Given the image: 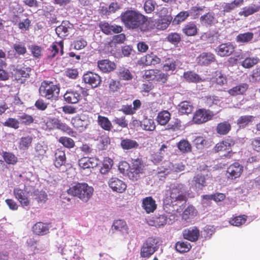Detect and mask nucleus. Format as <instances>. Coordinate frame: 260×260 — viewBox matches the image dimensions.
<instances>
[{"label":"nucleus","mask_w":260,"mask_h":260,"mask_svg":"<svg viewBox=\"0 0 260 260\" xmlns=\"http://www.w3.org/2000/svg\"><path fill=\"white\" fill-rule=\"evenodd\" d=\"M187 198V191L184 185L178 183L171 184L165 191L164 210L166 214L160 215L157 218V222L159 225L173 223L176 219V214L181 211V206L186 202Z\"/></svg>","instance_id":"obj_1"},{"label":"nucleus","mask_w":260,"mask_h":260,"mask_svg":"<svg viewBox=\"0 0 260 260\" xmlns=\"http://www.w3.org/2000/svg\"><path fill=\"white\" fill-rule=\"evenodd\" d=\"M121 20L125 26L131 29H143V26L147 22L146 17L139 11L128 10L122 13Z\"/></svg>","instance_id":"obj_2"},{"label":"nucleus","mask_w":260,"mask_h":260,"mask_svg":"<svg viewBox=\"0 0 260 260\" xmlns=\"http://www.w3.org/2000/svg\"><path fill=\"white\" fill-rule=\"evenodd\" d=\"M93 188L85 183H78L70 187L68 192L74 197H77L83 202H87L92 197Z\"/></svg>","instance_id":"obj_3"},{"label":"nucleus","mask_w":260,"mask_h":260,"mask_svg":"<svg viewBox=\"0 0 260 260\" xmlns=\"http://www.w3.org/2000/svg\"><path fill=\"white\" fill-rule=\"evenodd\" d=\"M59 87L52 82L44 81L39 88L40 95L51 101H56L59 94Z\"/></svg>","instance_id":"obj_4"},{"label":"nucleus","mask_w":260,"mask_h":260,"mask_svg":"<svg viewBox=\"0 0 260 260\" xmlns=\"http://www.w3.org/2000/svg\"><path fill=\"white\" fill-rule=\"evenodd\" d=\"M71 122L74 127L80 133L84 132L91 123L88 116L85 114L76 115L71 119Z\"/></svg>","instance_id":"obj_5"},{"label":"nucleus","mask_w":260,"mask_h":260,"mask_svg":"<svg viewBox=\"0 0 260 260\" xmlns=\"http://www.w3.org/2000/svg\"><path fill=\"white\" fill-rule=\"evenodd\" d=\"M85 89L80 86H77L75 89L67 90L64 94V99L68 103H77L81 98V93L83 95L86 94Z\"/></svg>","instance_id":"obj_6"},{"label":"nucleus","mask_w":260,"mask_h":260,"mask_svg":"<svg viewBox=\"0 0 260 260\" xmlns=\"http://www.w3.org/2000/svg\"><path fill=\"white\" fill-rule=\"evenodd\" d=\"M157 243L158 240L155 238H148L141 248V256L148 257L151 255L158 248Z\"/></svg>","instance_id":"obj_7"},{"label":"nucleus","mask_w":260,"mask_h":260,"mask_svg":"<svg viewBox=\"0 0 260 260\" xmlns=\"http://www.w3.org/2000/svg\"><path fill=\"white\" fill-rule=\"evenodd\" d=\"M213 115V112L209 110L199 109L194 114L192 121L194 123L201 124L210 120Z\"/></svg>","instance_id":"obj_8"},{"label":"nucleus","mask_w":260,"mask_h":260,"mask_svg":"<svg viewBox=\"0 0 260 260\" xmlns=\"http://www.w3.org/2000/svg\"><path fill=\"white\" fill-rule=\"evenodd\" d=\"M242 60L241 66L245 69H250L254 67L259 61V59L256 56H250L249 52H245L242 53L240 57Z\"/></svg>","instance_id":"obj_9"},{"label":"nucleus","mask_w":260,"mask_h":260,"mask_svg":"<svg viewBox=\"0 0 260 260\" xmlns=\"http://www.w3.org/2000/svg\"><path fill=\"white\" fill-rule=\"evenodd\" d=\"M13 194L23 208L27 210L29 208L30 201L26 197L25 192L23 189L16 187L13 190Z\"/></svg>","instance_id":"obj_10"},{"label":"nucleus","mask_w":260,"mask_h":260,"mask_svg":"<svg viewBox=\"0 0 260 260\" xmlns=\"http://www.w3.org/2000/svg\"><path fill=\"white\" fill-rule=\"evenodd\" d=\"M143 166L139 159L133 160L132 165L130 167L128 177L132 180H137L140 174H142Z\"/></svg>","instance_id":"obj_11"},{"label":"nucleus","mask_w":260,"mask_h":260,"mask_svg":"<svg viewBox=\"0 0 260 260\" xmlns=\"http://www.w3.org/2000/svg\"><path fill=\"white\" fill-rule=\"evenodd\" d=\"M243 171V167L239 162H235L231 165L227 169V177L233 179L239 177Z\"/></svg>","instance_id":"obj_12"},{"label":"nucleus","mask_w":260,"mask_h":260,"mask_svg":"<svg viewBox=\"0 0 260 260\" xmlns=\"http://www.w3.org/2000/svg\"><path fill=\"white\" fill-rule=\"evenodd\" d=\"M109 187L114 191L121 193L126 188L125 183L117 177H112L108 181Z\"/></svg>","instance_id":"obj_13"},{"label":"nucleus","mask_w":260,"mask_h":260,"mask_svg":"<svg viewBox=\"0 0 260 260\" xmlns=\"http://www.w3.org/2000/svg\"><path fill=\"white\" fill-rule=\"evenodd\" d=\"M83 80L92 88L96 87L101 81L100 76L90 72L84 74Z\"/></svg>","instance_id":"obj_14"},{"label":"nucleus","mask_w":260,"mask_h":260,"mask_svg":"<svg viewBox=\"0 0 260 260\" xmlns=\"http://www.w3.org/2000/svg\"><path fill=\"white\" fill-rule=\"evenodd\" d=\"M234 50L235 46L230 42L221 44L215 49L217 54L221 57L230 55Z\"/></svg>","instance_id":"obj_15"},{"label":"nucleus","mask_w":260,"mask_h":260,"mask_svg":"<svg viewBox=\"0 0 260 260\" xmlns=\"http://www.w3.org/2000/svg\"><path fill=\"white\" fill-rule=\"evenodd\" d=\"M99 26L102 31L106 35L119 33L122 30L121 26L115 24L111 25L106 22H101L99 24Z\"/></svg>","instance_id":"obj_16"},{"label":"nucleus","mask_w":260,"mask_h":260,"mask_svg":"<svg viewBox=\"0 0 260 260\" xmlns=\"http://www.w3.org/2000/svg\"><path fill=\"white\" fill-rule=\"evenodd\" d=\"M234 144L235 141L234 139L229 137L221 142L216 144L214 149L216 152L229 150L231 149L232 147L233 146Z\"/></svg>","instance_id":"obj_17"},{"label":"nucleus","mask_w":260,"mask_h":260,"mask_svg":"<svg viewBox=\"0 0 260 260\" xmlns=\"http://www.w3.org/2000/svg\"><path fill=\"white\" fill-rule=\"evenodd\" d=\"M73 28V24L68 21H63L57 26L55 31L58 37L63 38L67 36Z\"/></svg>","instance_id":"obj_18"},{"label":"nucleus","mask_w":260,"mask_h":260,"mask_svg":"<svg viewBox=\"0 0 260 260\" xmlns=\"http://www.w3.org/2000/svg\"><path fill=\"white\" fill-rule=\"evenodd\" d=\"M99 159L93 157H83L78 161L79 167L83 169L93 168L98 166Z\"/></svg>","instance_id":"obj_19"},{"label":"nucleus","mask_w":260,"mask_h":260,"mask_svg":"<svg viewBox=\"0 0 260 260\" xmlns=\"http://www.w3.org/2000/svg\"><path fill=\"white\" fill-rule=\"evenodd\" d=\"M199 235V230L195 226L190 227L183 231L184 238L191 242L196 241L198 239Z\"/></svg>","instance_id":"obj_20"},{"label":"nucleus","mask_w":260,"mask_h":260,"mask_svg":"<svg viewBox=\"0 0 260 260\" xmlns=\"http://www.w3.org/2000/svg\"><path fill=\"white\" fill-rule=\"evenodd\" d=\"M142 207L147 213H150L156 210L157 205L151 197H148L143 199Z\"/></svg>","instance_id":"obj_21"},{"label":"nucleus","mask_w":260,"mask_h":260,"mask_svg":"<svg viewBox=\"0 0 260 260\" xmlns=\"http://www.w3.org/2000/svg\"><path fill=\"white\" fill-rule=\"evenodd\" d=\"M260 10V5L259 4H251L243 7L239 12V15L247 17L254 13L258 12Z\"/></svg>","instance_id":"obj_22"},{"label":"nucleus","mask_w":260,"mask_h":260,"mask_svg":"<svg viewBox=\"0 0 260 260\" xmlns=\"http://www.w3.org/2000/svg\"><path fill=\"white\" fill-rule=\"evenodd\" d=\"M215 56L210 52H203L197 58V63L201 66H206L214 61Z\"/></svg>","instance_id":"obj_23"},{"label":"nucleus","mask_w":260,"mask_h":260,"mask_svg":"<svg viewBox=\"0 0 260 260\" xmlns=\"http://www.w3.org/2000/svg\"><path fill=\"white\" fill-rule=\"evenodd\" d=\"M66 163V156L65 152L57 149L54 154V165L57 168H60L64 166Z\"/></svg>","instance_id":"obj_24"},{"label":"nucleus","mask_w":260,"mask_h":260,"mask_svg":"<svg viewBox=\"0 0 260 260\" xmlns=\"http://www.w3.org/2000/svg\"><path fill=\"white\" fill-rule=\"evenodd\" d=\"M98 67L100 70L104 73L110 72L116 68V65L113 62L107 59L100 60L98 62Z\"/></svg>","instance_id":"obj_25"},{"label":"nucleus","mask_w":260,"mask_h":260,"mask_svg":"<svg viewBox=\"0 0 260 260\" xmlns=\"http://www.w3.org/2000/svg\"><path fill=\"white\" fill-rule=\"evenodd\" d=\"M141 61L145 66L155 65L160 62V59L156 55L151 53L147 54L142 58Z\"/></svg>","instance_id":"obj_26"},{"label":"nucleus","mask_w":260,"mask_h":260,"mask_svg":"<svg viewBox=\"0 0 260 260\" xmlns=\"http://www.w3.org/2000/svg\"><path fill=\"white\" fill-rule=\"evenodd\" d=\"M254 37V34L252 32L248 31L244 33H240L236 38L237 43L241 44H247L251 43Z\"/></svg>","instance_id":"obj_27"},{"label":"nucleus","mask_w":260,"mask_h":260,"mask_svg":"<svg viewBox=\"0 0 260 260\" xmlns=\"http://www.w3.org/2000/svg\"><path fill=\"white\" fill-rule=\"evenodd\" d=\"M34 233L38 235H44L49 232L48 225L42 222L36 223L32 227Z\"/></svg>","instance_id":"obj_28"},{"label":"nucleus","mask_w":260,"mask_h":260,"mask_svg":"<svg viewBox=\"0 0 260 260\" xmlns=\"http://www.w3.org/2000/svg\"><path fill=\"white\" fill-rule=\"evenodd\" d=\"M200 20L201 23L206 26L212 25L217 22L214 14L212 12H209L202 16Z\"/></svg>","instance_id":"obj_29"},{"label":"nucleus","mask_w":260,"mask_h":260,"mask_svg":"<svg viewBox=\"0 0 260 260\" xmlns=\"http://www.w3.org/2000/svg\"><path fill=\"white\" fill-rule=\"evenodd\" d=\"M93 138L95 140L100 141L104 145L107 146L110 143L109 138L105 135L103 131L95 130L93 132Z\"/></svg>","instance_id":"obj_30"},{"label":"nucleus","mask_w":260,"mask_h":260,"mask_svg":"<svg viewBox=\"0 0 260 260\" xmlns=\"http://www.w3.org/2000/svg\"><path fill=\"white\" fill-rule=\"evenodd\" d=\"M63 44L61 42L52 44L49 49L48 56L49 58H53L58 53L59 50H60V54H63Z\"/></svg>","instance_id":"obj_31"},{"label":"nucleus","mask_w":260,"mask_h":260,"mask_svg":"<svg viewBox=\"0 0 260 260\" xmlns=\"http://www.w3.org/2000/svg\"><path fill=\"white\" fill-rule=\"evenodd\" d=\"M170 113L168 111L164 110L158 113L156 117V121L158 124L161 125H165L170 121Z\"/></svg>","instance_id":"obj_32"},{"label":"nucleus","mask_w":260,"mask_h":260,"mask_svg":"<svg viewBox=\"0 0 260 260\" xmlns=\"http://www.w3.org/2000/svg\"><path fill=\"white\" fill-rule=\"evenodd\" d=\"M193 110L192 105L188 101H183L178 105V111L181 114H188Z\"/></svg>","instance_id":"obj_33"},{"label":"nucleus","mask_w":260,"mask_h":260,"mask_svg":"<svg viewBox=\"0 0 260 260\" xmlns=\"http://www.w3.org/2000/svg\"><path fill=\"white\" fill-rule=\"evenodd\" d=\"M117 75L120 80H132L133 76L129 70L124 67H120L117 71Z\"/></svg>","instance_id":"obj_34"},{"label":"nucleus","mask_w":260,"mask_h":260,"mask_svg":"<svg viewBox=\"0 0 260 260\" xmlns=\"http://www.w3.org/2000/svg\"><path fill=\"white\" fill-rule=\"evenodd\" d=\"M248 88V85L246 83H241L229 90V93L232 95L242 94Z\"/></svg>","instance_id":"obj_35"},{"label":"nucleus","mask_w":260,"mask_h":260,"mask_svg":"<svg viewBox=\"0 0 260 260\" xmlns=\"http://www.w3.org/2000/svg\"><path fill=\"white\" fill-rule=\"evenodd\" d=\"M97 122L101 128L105 131H110L112 128L111 121L106 117L99 115Z\"/></svg>","instance_id":"obj_36"},{"label":"nucleus","mask_w":260,"mask_h":260,"mask_svg":"<svg viewBox=\"0 0 260 260\" xmlns=\"http://www.w3.org/2000/svg\"><path fill=\"white\" fill-rule=\"evenodd\" d=\"M31 71L30 68H22L21 69L16 68L14 70L13 74L16 79H20L21 78H28L29 76V73Z\"/></svg>","instance_id":"obj_37"},{"label":"nucleus","mask_w":260,"mask_h":260,"mask_svg":"<svg viewBox=\"0 0 260 260\" xmlns=\"http://www.w3.org/2000/svg\"><path fill=\"white\" fill-rule=\"evenodd\" d=\"M120 145L124 150H129L136 148L139 144L135 140L129 139H123L121 140Z\"/></svg>","instance_id":"obj_38"},{"label":"nucleus","mask_w":260,"mask_h":260,"mask_svg":"<svg viewBox=\"0 0 260 260\" xmlns=\"http://www.w3.org/2000/svg\"><path fill=\"white\" fill-rule=\"evenodd\" d=\"M206 178L205 176L202 174H198L196 175L192 182L194 183L196 189H201L203 187L206 186Z\"/></svg>","instance_id":"obj_39"},{"label":"nucleus","mask_w":260,"mask_h":260,"mask_svg":"<svg viewBox=\"0 0 260 260\" xmlns=\"http://www.w3.org/2000/svg\"><path fill=\"white\" fill-rule=\"evenodd\" d=\"M231 129V125L228 121L219 123L216 127V132L220 135H226Z\"/></svg>","instance_id":"obj_40"},{"label":"nucleus","mask_w":260,"mask_h":260,"mask_svg":"<svg viewBox=\"0 0 260 260\" xmlns=\"http://www.w3.org/2000/svg\"><path fill=\"white\" fill-rule=\"evenodd\" d=\"M176 68V62L173 59L167 58L163 63L162 70L166 72H170L171 74H173Z\"/></svg>","instance_id":"obj_41"},{"label":"nucleus","mask_w":260,"mask_h":260,"mask_svg":"<svg viewBox=\"0 0 260 260\" xmlns=\"http://www.w3.org/2000/svg\"><path fill=\"white\" fill-rule=\"evenodd\" d=\"M140 126L145 131H153L155 128V125L152 119L145 118L141 122Z\"/></svg>","instance_id":"obj_42"},{"label":"nucleus","mask_w":260,"mask_h":260,"mask_svg":"<svg viewBox=\"0 0 260 260\" xmlns=\"http://www.w3.org/2000/svg\"><path fill=\"white\" fill-rule=\"evenodd\" d=\"M32 138L30 136L22 137L19 142V148L22 150L28 149L32 143Z\"/></svg>","instance_id":"obj_43"},{"label":"nucleus","mask_w":260,"mask_h":260,"mask_svg":"<svg viewBox=\"0 0 260 260\" xmlns=\"http://www.w3.org/2000/svg\"><path fill=\"white\" fill-rule=\"evenodd\" d=\"M183 77L189 82H198L202 81L201 78L197 74L192 71L185 72Z\"/></svg>","instance_id":"obj_44"},{"label":"nucleus","mask_w":260,"mask_h":260,"mask_svg":"<svg viewBox=\"0 0 260 260\" xmlns=\"http://www.w3.org/2000/svg\"><path fill=\"white\" fill-rule=\"evenodd\" d=\"M244 0H234L230 3L225 4L223 8L224 12H229L243 4Z\"/></svg>","instance_id":"obj_45"},{"label":"nucleus","mask_w":260,"mask_h":260,"mask_svg":"<svg viewBox=\"0 0 260 260\" xmlns=\"http://www.w3.org/2000/svg\"><path fill=\"white\" fill-rule=\"evenodd\" d=\"M176 249L180 253L188 252L191 246L190 243L186 241H179L176 244Z\"/></svg>","instance_id":"obj_46"},{"label":"nucleus","mask_w":260,"mask_h":260,"mask_svg":"<svg viewBox=\"0 0 260 260\" xmlns=\"http://www.w3.org/2000/svg\"><path fill=\"white\" fill-rule=\"evenodd\" d=\"M172 20L171 16L159 19L156 22V27L159 29H165L168 27Z\"/></svg>","instance_id":"obj_47"},{"label":"nucleus","mask_w":260,"mask_h":260,"mask_svg":"<svg viewBox=\"0 0 260 260\" xmlns=\"http://www.w3.org/2000/svg\"><path fill=\"white\" fill-rule=\"evenodd\" d=\"M197 210L192 205L188 206L184 211L182 217L185 220L192 218L197 214Z\"/></svg>","instance_id":"obj_48"},{"label":"nucleus","mask_w":260,"mask_h":260,"mask_svg":"<svg viewBox=\"0 0 260 260\" xmlns=\"http://www.w3.org/2000/svg\"><path fill=\"white\" fill-rule=\"evenodd\" d=\"M177 147L182 153H187L191 150V146L189 142L186 140H182L177 144Z\"/></svg>","instance_id":"obj_49"},{"label":"nucleus","mask_w":260,"mask_h":260,"mask_svg":"<svg viewBox=\"0 0 260 260\" xmlns=\"http://www.w3.org/2000/svg\"><path fill=\"white\" fill-rule=\"evenodd\" d=\"M112 228L115 230L126 233L127 231V226L126 222L122 220H115L113 223Z\"/></svg>","instance_id":"obj_50"},{"label":"nucleus","mask_w":260,"mask_h":260,"mask_svg":"<svg viewBox=\"0 0 260 260\" xmlns=\"http://www.w3.org/2000/svg\"><path fill=\"white\" fill-rule=\"evenodd\" d=\"M33 196L39 203H44L48 199L46 193L43 190H35Z\"/></svg>","instance_id":"obj_51"},{"label":"nucleus","mask_w":260,"mask_h":260,"mask_svg":"<svg viewBox=\"0 0 260 260\" xmlns=\"http://www.w3.org/2000/svg\"><path fill=\"white\" fill-rule=\"evenodd\" d=\"M121 85L119 81L111 79L109 82V90L110 92H119Z\"/></svg>","instance_id":"obj_52"},{"label":"nucleus","mask_w":260,"mask_h":260,"mask_svg":"<svg viewBox=\"0 0 260 260\" xmlns=\"http://www.w3.org/2000/svg\"><path fill=\"white\" fill-rule=\"evenodd\" d=\"M247 216L245 215H240L236 216L231 218L229 220L230 223L234 226H240L245 223L246 220Z\"/></svg>","instance_id":"obj_53"},{"label":"nucleus","mask_w":260,"mask_h":260,"mask_svg":"<svg viewBox=\"0 0 260 260\" xmlns=\"http://www.w3.org/2000/svg\"><path fill=\"white\" fill-rule=\"evenodd\" d=\"M3 154V158L8 164L14 165L17 162V158L14 154L7 152H4Z\"/></svg>","instance_id":"obj_54"},{"label":"nucleus","mask_w":260,"mask_h":260,"mask_svg":"<svg viewBox=\"0 0 260 260\" xmlns=\"http://www.w3.org/2000/svg\"><path fill=\"white\" fill-rule=\"evenodd\" d=\"M57 129L61 130V131L66 133L67 134L74 137L76 133L69 126L67 125L66 123H63L59 120Z\"/></svg>","instance_id":"obj_55"},{"label":"nucleus","mask_w":260,"mask_h":260,"mask_svg":"<svg viewBox=\"0 0 260 260\" xmlns=\"http://www.w3.org/2000/svg\"><path fill=\"white\" fill-rule=\"evenodd\" d=\"M253 117L250 115L242 116L237 120V124L240 127H245L253 120Z\"/></svg>","instance_id":"obj_56"},{"label":"nucleus","mask_w":260,"mask_h":260,"mask_svg":"<svg viewBox=\"0 0 260 260\" xmlns=\"http://www.w3.org/2000/svg\"><path fill=\"white\" fill-rule=\"evenodd\" d=\"M183 31L187 36H194L197 32V26L194 23H189L184 27Z\"/></svg>","instance_id":"obj_57"},{"label":"nucleus","mask_w":260,"mask_h":260,"mask_svg":"<svg viewBox=\"0 0 260 260\" xmlns=\"http://www.w3.org/2000/svg\"><path fill=\"white\" fill-rule=\"evenodd\" d=\"M58 141L64 147L68 148H73L75 146V143L73 140L70 138L67 137H61Z\"/></svg>","instance_id":"obj_58"},{"label":"nucleus","mask_w":260,"mask_h":260,"mask_svg":"<svg viewBox=\"0 0 260 260\" xmlns=\"http://www.w3.org/2000/svg\"><path fill=\"white\" fill-rule=\"evenodd\" d=\"M47 150V146L41 143H37L35 147L36 154L38 156H43Z\"/></svg>","instance_id":"obj_59"},{"label":"nucleus","mask_w":260,"mask_h":260,"mask_svg":"<svg viewBox=\"0 0 260 260\" xmlns=\"http://www.w3.org/2000/svg\"><path fill=\"white\" fill-rule=\"evenodd\" d=\"M156 5V2L153 0H147L144 3V9L146 13H150L154 10Z\"/></svg>","instance_id":"obj_60"},{"label":"nucleus","mask_w":260,"mask_h":260,"mask_svg":"<svg viewBox=\"0 0 260 260\" xmlns=\"http://www.w3.org/2000/svg\"><path fill=\"white\" fill-rule=\"evenodd\" d=\"M4 125L6 126L17 129L19 127V122L15 118H9L4 122Z\"/></svg>","instance_id":"obj_61"},{"label":"nucleus","mask_w":260,"mask_h":260,"mask_svg":"<svg viewBox=\"0 0 260 260\" xmlns=\"http://www.w3.org/2000/svg\"><path fill=\"white\" fill-rule=\"evenodd\" d=\"M158 73V70H149L145 71L143 75V78L147 80H152L156 78L157 73Z\"/></svg>","instance_id":"obj_62"},{"label":"nucleus","mask_w":260,"mask_h":260,"mask_svg":"<svg viewBox=\"0 0 260 260\" xmlns=\"http://www.w3.org/2000/svg\"><path fill=\"white\" fill-rule=\"evenodd\" d=\"M73 45L75 49L81 50L87 45V42L82 38H78L74 42Z\"/></svg>","instance_id":"obj_63"},{"label":"nucleus","mask_w":260,"mask_h":260,"mask_svg":"<svg viewBox=\"0 0 260 260\" xmlns=\"http://www.w3.org/2000/svg\"><path fill=\"white\" fill-rule=\"evenodd\" d=\"M193 143L198 149H202L207 145V141L205 138L199 136L194 139Z\"/></svg>","instance_id":"obj_64"}]
</instances>
